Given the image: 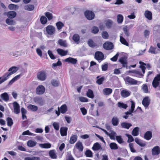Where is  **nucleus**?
<instances>
[{"label":"nucleus","instance_id":"2eb2a0df","mask_svg":"<svg viewBox=\"0 0 160 160\" xmlns=\"http://www.w3.org/2000/svg\"><path fill=\"white\" fill-rule=\"evenodd\" d=\"M131 92L126 90H123L121 92V95L123 98H127L130 95Z\"/></svg>","mask_w":160,"mask_h":160},{"label":"nucleus","instance_id":"680f3d73","mask_svg":"<svg viewBox=\"0 0 160 160\" xmlns=\"http://www.w3.org/2000/svg\"><path fill=\"white\" fill-rule=\"evenodd\" d=\"M142 89L144 93H148V87L146 84H144L142 85Z\"/></svg>","mask_w":160,"mask_h":160},{"label":"nucleus","instance_id":"aec40b11","mask_svg":"<svg viewBox=\"0 0 160 160\" xmlns=\"http://www.w3.org/2000/svg\"><path fill=\"white\" fill-rule=\"evenodd\" d=\"M101 149V145L98 142L95 143L92 148V149L94 151H98Z\"/></svg>","mask_w":160,"mask_h":160},{"label":"nucleus","instance_id":"13d9d810","mask_svg":"<svg viewBox=\"0 0 160 160\" xmlns=\"http://www.w3.org/2000/svg\"><path fill=\"white\" fill-rule=\"evenodd\" d=\"M40 21L42 24H44L47 22V18L45 16H42L40 18Z\"/></svg>","mask_w":160,"mask_h":160},{"label":"nucleus","instance_id":"6e6552de","mask_svg":"<svg viewBox=\"0 0 160 160\" xmlns=\"http://www.w3.org/2000/svg\"><path fill=\"white\" fill-rule=\"evenodd\" d=\"M160 85V78L157 75L154 78L152 82V85L154 88H156Z\"/></svg>","mask_w":160,"mask_h":160},{"label":"nucleus","instance_id":"37998d69","mask_svg":"<svg viewBox=\"0 0 160 160\" xmlns=\"http://www.w3.org/2000/svg\"><path fill=\"white\" fill-rule=\"evenodd\" d=\"M109 147L112 150H116L118 149V145L115 142H111L109 144Z\"/></svg>","mask_w":160,"mask_h":160},{"label":"nucleus","instance_id":"6ab92c4d","mask_svg":"<svg viewBox=\"0 0 160 160\" xmlns=\"http://www.w3.org/2000/svg\"><path fill=\"white\" fill-rule=\"evenodd\" d=\"M119 59L118 60H126L128 58V54L123 52L119 53Z\"/></svg>","mask_w":160,"mask_h":160},{"label":"nucleus","instance_id":"9b49d317","mask_svg":"<svg viewBox=\"0 0 160 160\" xmlns=\"http://www.w3.org/2000/svg\"><path fill=\"white\" fill-rule=\"evenodd\" d=\"M45 90V87L42 85L38 86L36 89V93L38 95L42 94L44 92Z\"/></svg>","mask_w":160,"mask_h":160},{"label":"nucleus","instance_id":"0eeeda50","mask_svg":"<svg viewBox=\"0 0 160 160\" xmlns=\"http://www.w3.org/2000/svg\"><path fill=\"white\" fill-rule=\"evenodd\" d=\"M46 31L47 33L50 35H52L55 32V28L52 25H48L46 28Z\"/></svg>","mask_w":160,"mask_h":160},{"label":"nucleus","instance_id":"6e6d98bb","mask_svg":"<svg viewBox=\"0 0 160 160\" xmlns=\"http://www.w3.org/2000/svg\"><path fill=\"white\" fill-rule=\"evenodd\" d=\"M85 154L87 157H92V153L90 150H87L85 153Z\"/></svg>","mask_w":160,"mask_h":160},{"label":"nucleus","instance_id":"39448f33","mask_svg":"<svg viewBox=\"0 0 160 160\" xmlns=\"http://www.w3.org/2000/svg\"><path fill=\"white\" fill-rule=\"evenodd\" d=\"M33 101L36 103L40 106H42L45 103V101L41 97L37 96L34 97Z\"/></svg>","mask_w":160,"mask_h":160},{"label":"nucleus","instance_id":"79ce46f5","mask_svg":"<svg viewBox=\"0 0 160 160\" xmlns=\"http://www.w3.org/2000/svg\"><path fill=\"white\" fill-rule=\"evenodd\" d=\"M99 76H98L97 77V78L98 79L96 81V82L99 85H101L103 83V82L104 80V78L103 77H102L99 78Z\"/></svg>","mask_w":160,"mask_h":160},{"label":"nucleus","instance_id":"9d476101","mask_svg":"<svg viewBox=\"0 0 160 160\" xmlns=\"http://www.w3.org/2000/svg\"><path fill=\"white\" fill-rule=\"evenodd\" d=\"M12 104L14 108V112L17 114H19L20 112L19 105L16 102H14Z\"/></svg>","mask_w":160,"mask_h":160},{"label":"nucleus","instance_id":"338daca9","mask_svg":"<svg viewBox=\"0 0 160 160\" xmlns=\"http://www.w3.org/2000/svg\"><path fill=\"white\" fill-rule=\"evenodd\" d=\"M51 84L54 87H58L59 85V82L55 80H52L51 81Z\"/></svg>","mask_w":160,"mask_h":160},{"label":"nucleus","instance_id":"4c0bfd02","mask_svg":"<svg viewBox=\"0 0 160 160\" xmlns=\"http://www.w3.org/2000/svg\"><path fill=\"white\" fill-rule=\"evenodd\" d=\"M57 51L59 55L62 56L66 55L68 53L67 51H64L61 49H57Z\"/></svg>","mask_w":160,"mask_h":160},{"label":"nucleus","instance_id":"f03ea898","mask_svg":"<svg viewBox=\"0 0 160 160\" xmlns=\"http://www.w3.org/2000/svg\"><path fill=\"white\" fill-rule=\"evenodd\" d=\"M127 103L128 104H130L131 105L130 109L128 111L125 112H124L125 115L123 116V118L126 119H127L128 118L130 115L131 116H132L133 115L132 113L133 112L134 110L135 105V103L134 101L131 100H130L129 101H128L127 102Z\"/></svg>","mask_w":160,"mask_h":160},{"label":"nucleus","instance_id":"bf43d9fd","mask_svg":"<svg viewBox=\"0 0 160 160\" xmlns=\"http://www.w3.org/2000/svg\"><path fill=\"white\" fill-rule=\"evenodd\" d=\"M56 25L58 29L60 30L64 26V24L61 22H58L56 23Z\"/></svg>","mask_w":160,"mask_h":160},{"label":"nucleus","instance_id":"423d86ee","mask_svg":"<svg viewBox=\"0 0 160 160\" xmlns=\"http://www.w3.org/2000/svg\"><path fill=\"white\" fill-rule=\"evenodd\" d=\"M151 102V99L148 96L144 97L142 101V104L143 105L145 109L148 108L150 105Z\"/></svg>","mask_w":160,"mask_h":160},{"label":"nucleus","instance_id":"f8f14e48","mask_svg":"<svg viewBox=\"0 0 160 160\" xmlns=\"http://www.w3.org/2000/svg\"><path fill=\"white\" fill-rule=\"evenodd\" d=\"M95 58L97 60H103L105 59L103 53L99 51H97L95 52Z\"/></svg>","mask_w":160,"mask_h":160},{"label":"nucleus","instance_id":"ea45409f","mask_svg":"<svg viewBox=\"0 0 160 160\" xmlns=\"http://www.w3.org/2000/svg\"><path fill=\"white\" fill-rule=\"evenodd\" d=\"M72 39L75 43H78L80 39V37L78 34H75L73 36Z\"/></svg>","mask_w":160,"mask_h":160},{"label":"nucleus","instance_id":"a211bd4d","mask_svg":"<svg viewBox=\"0 0 160 160\" xmlns=\"http://www.w3.org/2000/svg\"><path fill=\"white\" fill-rule=\"evenodd\" d=\"M75 146L76 148L80 151H82L83 149V147L82 142L78 141L76 144Z\"/></svg>","mask_w":160,"mask_h":160},{"label":"nucleus","instance_id":"603ef678","mask_svg":"<svg viewBox=\"0 0 160 160\" xmlns=\"http://www.w3.org/2000/svg\"><path fill=\"white\" fill-rule=\"evenodd\" d=\"M123 31L125 35L127 37H128L130 35L129 32V29L128 28L127 26H126L123 28Z\"/></svg>","mask_w":160,"mask_h":160},{"label":"nucleus","instance_id":"69168bd1","mask_svg":"<svg viewBox=\"0 0 160 160\" xmlns=\"http://www.w3.org/2000/svg\"><path fill=\"white\" fill-rule=\"evenodd\" d=\"M102 37L103 38L107 39L108 37V34L106 31H103L102 33Z\"/></svg>","mask_w":160,"mask_h":160},{"label":"nucleus","instance_id":"5fc2aeb1","mask_svg":"<svg viewBox=\"0 0 160 160\" xmlns=\"http://www.w3.org/2000/svg\"><path fill=\"white\" fill-rule=\"evenodd\" d=\"M10 55L14 57H16L20 55V53L18 51L11 52L10 53Z\"/></svg>","mask_w":160,"mask_h":160},{"label":"nucleus","instance_id":"49530a36","mask_svg":"<svg viewBox=\"0 0 160 160\" xmlns=\"http://www.w3.org/2000/svg\"><path fill=\"white\" fill-rule=\"evenodd\" d=\"M37 144V142L35 141H33L32 140H30L28 142L27 145L29 147H33Z\"/></svg>","mask_w":160,"mask_h":160},{"label":"nucleus","instance_id":"e433bc0d","mask_svg":"<svg viewBox=\"0 0 160 160\" xmlns=\"http://www.w3.org/2000/svg\"><path fill=\"white\" fill-rule=\"evenodd\" d=\"M112 123L114 126H117L119 123L118 119L116 117H113L112 119Z\"/></svg>","mask_w":160,"mask_h":160},{"label":"nucleus","instance_id":"c756f323","mask_svg":"<svg viewBox=\"0 0 160 160\" xmlns=\"http://www.w3.org/2000/svg\"><path fill=\"white\" fill-rule=\"evenodd\" d=\"M78 136L77 135H72L70 138L69 143L70 144H74L77 140Z\"/></svg>","mask_w":160,"mask_h":160},{"label":"nucleus","instance_id":"7c9ffc66","mask_svg":"<svg viewBox=\"0 0 160 160\" xmlns=\"http://www.w3.org/2000/svg\"><path fill=\"white\" fill-rule=\"evenodd\" d=\"M111 133H109L108 136L109 137L110 139L111 140H115L116 139V132L113 130L110 131Z\"/></svg>","mask_w":160,"mask_h":160},{"label":"nucleus","instance_id":"4468645a","mask_svg":"<svg viewBox=\"0 0 160 160\" xmlns=\"http://www.w3.org/2000/svg\"><path fill=\"white\" fill-rule=\"evenodd\" d=\"M103 48L106 50H111L113 48V45L110 42H106L103 45Z\"/></svg>","mask_w":160,"mask_h":160},{"label":"nucleus","instance_id":"4d7b16f0","mask_svg":"<svg viewBox=\"0 0 160 160\" xmlns=\"http://www.w3.org/2000/svg\"><path fill=\"white\" fill-rule=\"evenodd\" d=\"M6 23L9 25H14L15 24V22L13 20L7 18L6 20Z\"/></svg>","mask_w":160,"mask_h":160},{"label":"nucleus","instance_id":"cd10ccee","mask_svg":"<svg viewBox=\"0 0 160 160\" xmlns=\"http://www.w3.org/2000/svg\"><path fill=\"white\" fill-rule=\"evenodd\" d=\"M144 15L145 17L149 20H151L152 18V13L148 10L146 11L144 13Z\"/></svg>","mask_w":160,"mask_h":160},{"label":"nucleus","instance_id":"f3484780","mask_svg":"<svg viewBox=\"0 0 160 160\" xmlns=\"http://www.w3.org/2000/svg\"><path fill=\"white\" fill-rule=\"evenodd\" d=\"M68 128L67 127H62L60 129L61 135L62 136H66L67 135V131Z\"/></svg>","mask_w":160,"mask_h":160},{"label":"nucleus","instance_id":"c03bdc74","mask_svg":"<svg viewBox=\"0 0 160 160\" xmlns=\"http://www.w3.org/2000/svg\"><path fill=\"white\" fill-rule=\"evenodd\" d=\"M7 125L11 127L13 124V122L12 118L10 117H8L6 119Z\"/></svg>","mask_w":160,"mask_h":160},{"label":"nucleus","instance_id":"a878e982","mask_svg":"<svg viewBox=\"0 0 160 160\" xmlns=\"http://www.w3.org/2000/svg\"><path fill=\"white\" fill-rule=\"evenodd\" d=\"M16 12L14 11H9L7 14L8 17L10 18H14L16 16Z\"/></svg>","mask_w":160,"mask_h":160},{"label":"nucleus","instance_id":"dca6fc26","mask_svg":"<svg viewBox=\"0 0 160 160\" xmlns=\"http://www.w3.org/2000/svg\"><path fill=\"white\" fill-rule=\"evenodd\" d=\"M152 137V132L150 131H148L146 132L144 136V138L147 140H150Z\"/></svg>","mask_w":160,"mask_h":160},{"label":"nucleus","instance_id":"4be33fe9","mask_svg":"<svg viewBox=\"0 0 160 160\" xmlns=\"http://www.w3.org/2000/svg\"><path fill=\"white\" fill-rule=\"evenodd\" d=\"M134 141L137 144L141 147H144L146 145V144L142 141L139 139L138 138H135Z\"/></svg>","mask_w":160,"mask_h":160},{"label":"nucleus","instance_id":"20e7f679","mask_svg":"<svg viewBox=\"0 0 160 160\" xmlns=\"http://www.w3.org/2000/svg\"><path fill=\"white\" fill-rule=\"evenodd\" d=\"M124 80L126 83L129 84L131 85H136L137 83V81L132 78L129 76H127L124 78Z\"/></svg>","mask_w":160,"mask_h":160},{"label":"nucleus","instance_id":"b1692460","mask_svg":"<svg viewBox=\"0 0 160 160\" xmlns=\"http://www.w3.org/2000/svg\"><path fill=\"white\" fill-rule=\"evenodd\" d=\"M112 92V90L110 88H105L103 89V93L105 95H110Z\"/></svg>","mask_w":160,"mask_h":160},{"label":"nucleus","instance_id":"72a5a7b5","mask_svg":"<svg viewBox=\"0 0 160 160\" xmlns=\"http://www.w3.org/2000/svg\"><path fill=\"white\" fill-rule=\"evenodd\" d=\"M139 128L138 127L135 128L132 132V134L134 136H138L139 134Z\"/></svg>","mask_w":160,"mask_h":160},{"label":"nucleus","instance_id":"09e8293b","mask_svg":"<svg viewBox=\"0 0 160 160\" xmlns=\"http://www.w3.org/2000/svg\"><path fill=\"white\" fill-rule=\"evenodd\" d=\"M123 20V17L121 14H118L117 16V22L119 23H122Z\"/></svg>","mask_w":160,"mask_h":160},{"label":"nucleus","instance_id":"c85d7f7f","mask_svg":"<svg viewBox=\"0 0 160 160\" xmlns=\"http://www.w3.org/2000/svg\"><path fill=\"white\" fill-rule=\"evenodd\" d=\"M112 23V21L109 19L106 20L105 21V24L108 28H110L111 27Z\"/></svg>","mask_w":160,"mask_h":160},{"label":"nucleus","instance_id":"5701e85b","mask_svg":"<svg viewBox=\"0 0 160 160\" xmlns=\"http://www.w3.org/2000/svg\"><path fill=\"white\" fill-rule=\"evenodd\" d=\"M49 155L52 159H56L57 158V156L56 154L55 150H50L49 152Z\"/></svg>","mask_w":160,"mask_h":160},{"label":"nucleus","instance_id":"052dcab7","mask_svg":"<svg viewBox=\"0 0 160 160\" xmlns=\"http://www.w3.org/2000/svg\"><path fill=\"white\" fill-rule=\"evenodd\" d=\"M45 15L49 21L51 20L53 18L52 14L50 12H46Z\"/></svg>","mask_w":160,"mask_h":160},{"label":"nucleus","instance_id":"de8ad7c7","mask_svg":"<svg viewBox=\"0 0 160 160\" xmlns=\"http://www.w3.org/2000/svg\"><path fill=\"white\" fill-rule=\"evenodd\" d=\"M58 44L61 46L65 47H67V45L66 42L65 40H63L62 39H60L58 41Z\"/></svg>","mask_w":160,"mask_h":160},{"label":"nucleus","instance_id":"774afa93","mask_svg":"<svg viewBox=\"0 0 160 160\" xmlns=\"http://www.w3.org/2000/svg\"><path fill=\"white\" fill-rule=\"evenodd\" d=\"M53 126L54 129L57 130H58L59 129V123L57 122H54L52 124Z\"/></svg>","mask_w":160,"mask_h":160},{"label":"nucleus","instance_id":"473e14b6","mask_svg":"<svg viewBox=\"0 0 160 160\" xmlns=\"http://www.w3.org/2000/svg\"><path fill=\"white\" fill-rule=\"evenodd\" d=\"M67 109V106L65 104L62 105L60 108V112L62 114L65 113Z\"/></svg>","mask_w":160,"mask_h":160},{"label":"nucleus","instance_id":"c9c22d12","mask_svg":"<svg viewBox=\"0 0 160 160\" xmlns=\"http://www.w3.org/2000/svg\"><path fill=\"white\" fill-rule=\"evenodd\" d=\"M120 41L121 43L127 46H128V43L126 41V40L125 39V38L123 37L122 34H120Z\"/></svg>","mask_w":160,"mask_h":160},{"label":"nucleus","instance_id":"a18cd8bd","mask_svg":"<svg viewBox=\"0 0 160 160\" xmlns=\"http://www.w3.org/2000/svg\"><path fill=\"white\" fill-rule=\"evenodd\" d=\"M28 108L29 109H30L33 112L36 111L38 109V107L37 106L32 104L29 105Z\"/></svg>","mask_w":160,"mask_h":160},{"label":"nucleus","instance_id":"f257e3e1","mask_svg":"<svg viewBox=\"0 0 160 160\" xmlns=\"http://www.w3.org/2000/svg\"><path fill=\"white\" fill-rule=\"evenodd\" d=\"M18 69V68L15 66H13L10 68L8 70V72L6 73L2 76L0 77V84L8 80L10 75L15 73Z\"/></svg>","mask_w":160,"mask_h":160},{"label":"nucleus","instance_id":"412c9836","mask_svg":"<svg viewBox=\"0 0 160 160\" xmlns=\"http://www.w3.org/2000/svg\"><path fill=\"white\" fill-rule=\"evenodd\" d=\"M121 125L122 128L128 129L132 126V124L128 122H123L121 123Z\"/></svg>","mask_w":160,"mask_h":160},{"label":"nucleus","instance_id":"0e129e2a","mask_svg":"<svg viewBox=\"0 0 160 160\" xmlns=\"http://www.w3.org/2000/svg\"><path fill=\"white\" fill-rule=\"evenodd\" d=\"M91 30L92 33L96 34L98 32L99 29L98 27L94 26L92 28Z\"/></svg>","mask_w":160,"mask_h":160},{"label":"nucleus","instance_id":"7ed1b4c3","mask_svg":"<svg viewBox=\"0 0 160 160\" xmlns=\"http://www.w3.org/2000/svg\"><path fill=\"white\" fill-rule=\"evenodd\" d=\"M37 77L38 79L40 81H44L47 78V73L46 72L44 71L39 72L37 74Z\"/></svg>","mask_w":160,"mask_h":160},{"label":"nucleus","instance_id":"2f4dec72","mask_svg":"<svg viewBox=\"0 0 160 160\" xmlns=\"http://www.w3.org/2000/svg\"><path fill=\"white\" fill-rule=\"evenodd\" d=\"M40 147L43 148H49L51 147V144L50 143H44L39 144Z\"/></svg>","mask_w":160,"mask_h":160},{"label":"nucleus","instance_id":"a19ab883","mask_svg":"<svg viewBox=\"0 0 160 160\" xmlns=\"http://www.w3.org/2000/svg\"><path fill=\"white\" fill-rule=\"evenodd\" d=\"M8 8L10 10H16L18 9L19 6L17 5L11 4L8 5Z\"/></svg>","mask_w":160,"mask_h":160},{"label":"nucleus","instance_id":"ddd939ff","mask_svg":"<svg viewBox=\"0 0 160 160\" xmlns=\"http://www.w3.org/2000/svg\"><path fill=\"white\" fill-rule=\"evenodd\" d=\"M152 155L153 156H157L160 153V148L158 146L154 147L152 149Z\"/></svg>","mask_w":160,"mask_h":160},{"label":"nucleus","instance_id":"bb28decb","mask_svg":"<svg viewBox=\"0 0 160 160\" xmlns=\"http://www.w3.org/2000/svg\"><path fill=\"white\" fill-rule=\"evenodd\" d=\"M34 8V7L33 5L28 4L24 7V9L28 11H32Z\"/></svg>","mask_w":160,"mask_h":160},{"label":"nucleus","instance_id":"58836bf2","mask_svg":"<svg viewBox=\"0 0 160 160\" xmlns=\"http://www.w3.org/2000/svg\"><path fill=\"white\" fill-rule=\"evenodd\" d=\"M118 105L119 108L124 109H126L128 107V106L127 104L120 102H118Z\"/></svg>","mask_w":160,"mask_h":160},{"label":"nucleus","instance_id":"393cba45","mask_svg":"<svg viewBox=\"0 0 160 160\" xmlns=\"http://www.w3.org/2000/svg\"><path fill=\"white\" fill-rule=\"evenodd\" d=\"M1 98L4 101L6 102L8 101L9 99V96L7 92H4L0 95Z\"/></svg>","mask_w":160,"mask_h":160},{"label":"nucleus","instance_id":"8fccbe9b","mask_svg":"<svg viewBox=\"0 0 160 160\" xmlns=\"http://www.w3.org/2000/svg\"><path fill=\"white\" fill-rule=\"evenodd\" d=\"M116 139L118 142L120 144H122L124 142V141L121 135L117 136H116Z\"/></svg>","mask_w":160,"mask_h":160},{"label":"nucleus","instance_id":"f704fd0d","mask_svg":"<svg viewBox=\"0 0 160 160\" xmlns=\"http://www.w3.org/2000/svg\"><path fill=\"white\" fill-rule=\"evenodd\" d=\"M87 96L88 98H93L94 97L93 91L90 89H88L87 92Z\"/></svg>","mask_w":160,"mask_h":160},{"label":"nucleus","instance_id":"864d4df0","mask_svg":"<svg viewBox=\"0 0 160 160\" xmlns=\"http://www.w3.org/2000/svg\"><path fill=\"white\" fill-rule=\"evenodd\" d=\"M88 44L89 46L92 48L96 46V44L91 39L88 40Z\"/></svg>","mask_w":160,"mask_h":160},{"label":"nucleus","instance_id":"e2e57ef3","mask_svg":"<svg viewBox=\"0 0 160 160\" xmlns=\"http://www.w3.org/2000/svg\"><path fill=\"white\" fill-rule=\"evenodd\" d=\"M129 146L131 152L133 153L135 152H136V150L134 148V144L133 143H129Z\"/></svg>","mask_w":160,"mask_h":160},{"label":"nucleus","instance_id":"1a4fd4ad","mask_svg":"<svg viewBox=\"0 0 160 160\" xmlns=\"http://www.w3.org/2000/svg\"><path fill=\"white\" fill-rule=\"evenodd\" d=\"M86 17L89 20H91L94 18L95 15L92 11H87L84 13Z\"/></svg>","mask_w":160,"mask_h":160},{"label":"nucleus","instance_id":"3c124183","mask_svg":"<svg viewBox=\"0 0 160 160\" xmlns=\"http://www.w3.org/2000/svg\"><path fill=\"white\" fill-rule=\"evenodd\" d=\"M126 136L128 138L127 141L128 143H131L130 142L134 141V138L132 135L128 134H126Z\"/></svg>","mask_w":160,"mask_h":160}]
</instances>
